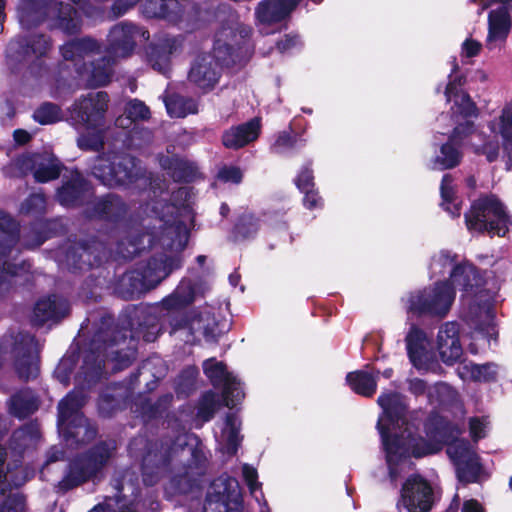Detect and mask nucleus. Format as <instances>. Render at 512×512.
Returning a JSON list of instances; mask_svg holds the SVG:
<instances>
[{
	"label": "nucleus",
	"mask_w": 512,
	"mask_h": 512,
	"mask_svg": "<svg viewBox=\"0 0 512 512\" xmlns=\"http://www.w3.org/2000/svg\"><path fill=\"white\" fill-rule=\"evenodd\" d=\"M218 179L237 184L242 180V172L237 167L225 166L219 170Z\"/></svg>",
	"instance_id": "obj_55"
},
{
	"label": "nucleus",
	"mask_w": 512,
	"mask_h": 512,
	"mask_svg": "<svg viewBox=\"0 0 512 512\" xmlns=\"http://www.w3.org/2000/svg\"><path fill=\"white\" fill-rule=\"evenodd\" d=\"M142 135L145 140L151 139V133L148 130H137L136 128H133L130 136V145L134 147H140L141 144L137 142L138 135Z\"/></svg>",
	"instance_id": "obj_62"
},
{
	"label": "nucleus",
	"mask_w": 512,
	"mask_h": 512,
	"mask_svg": "<svg viewBox=\"0 0 512 512\" xmlns=\"http://www.w3.org/2000/svg\"><path fill=\"white\" fill-rule=\"evenodd\" d=\"M406 350L411 364L421 372L439 368L430 339L426 332L412 325L405 338Z\"/></svg>",
	"instance_id": "obj_16"
},
{
	"label": "nucleus",
	"mask_w": 512,
	"mask_h": 512,
	"mask_svg": "<svg viewBox=\"0 0 512 512\" xmlns=\"http://www.w3.org/2000/svg\"><path fill=\"white\" fill-rule=\"evenodd\" d=\"M180 259H166L158 262L153 260L144 271L142 281L133 285L132 294L139 293L143 289H150L166 278L174 269L180 267Z\"/></svg>",
	"instance_id": "obj_27"
},
{
	"label": "nucleus",
	"mask_w": 512,
	"mask_h": 512,
	"mask_svg": "<svg viewBox=\"0 0 512 512\" xmlns=\"http://www.w3.org/2000/svg\"><path fill=\"white\" fill-rule=\"evenodd\" d=\"M90 86H103L110 81L111 67L109 60H103L102 65L93 66L91 70L81 72Z\"/></svg>",
	"instance_id": "obj_48"
},
{
	"label": "nucleus",
	"mask_w": 512,
	"mask_h": 512,
	"mask_svg": "<svg viewBox=\"0 0 512 512\" xmlns=\"http://www.w3.org/2000/svg\"><path fill=\"white\" fill-rule=\"evenodd\" d=\"M353 392L363 397H371L376 393V386H352Z\"/></svg>",
	"instance_id": "obj_64"
},
{
	"label": "nucleus",
	"mask_w": 512,
	"mask_h": 512,
	"mask_svg": "<svg viewBox=\"0 0 512 512\" xmlns=\"http://www.w3.org/2000/svg\"><path fill=\"white\" fill-rule=\"evenodd\" d=\"M457 69L458 65L456 62H454L453 69L449 76L450 81L447 84L445 90L447 101L454 102V106L452 107L454 113L460 114L464 117L473 116L475 115L476 111L474 103L466 93L459 92L457 90V86L460 85V81H458L456 76H453Z\"/></svg>",
	"instance_id": "obj_34"
},
{
	"label": "nucleus",
	"mask_w": 512,
	"mask_h": 512,
	"mask_svg": "<svg viewBox=\"0 0 512 512\" xmlns=\"http://www.w3.org/2000/svg\"><path fill=\"white\" fill-rule=\"evenodd\" d=\"M171 327L172 332L187 329L190 334L201 333L208 341H214L217 337L215 319L208 311L199 314L193 312L189 319L173 318Z\"/></svg>",
	"instance_id": "obj_26"
},
{
	"label": "nucleus",
	"mask_w": 512,
	"mask_h": 512,
	"mask_svg": "<svg viewBox=\"0 0 512 512\" xmlns=\"http://www.w3.org/2000/svg\"><path fill=\"white\" fill-rule=\"evenodd\" d=\"M11 425L12 421L7 416L0 415V439L7 433ZM40 442L41 432L37 422L28 423L15 430L9 443L13 463H9L6 468L7 453L0 447V497H5L0 512H25L23 495L16 492L6 496V492L12 487L23 485L33 476V470L20 465L21 459L25 453L36 449Z\"/></svg>",
	"instance_id": "obj_4"
},
{
	"label": "nucleus",
	"mask_w": 512,
	"mask_h": 512,
	"mask_svg": "<svg viewBox=\"0 0 512 512\" xmlns=\"http://www.w3.org/2000/svg\"><path fill=\"white\" fill-rule=\"evenodd\" d=\"M461 512H485L482 505L474 499L467 500L463 503Z\"/></svg>",
	"instance_id": "obj_63"
},
{
	"label": "nucleus",
	"mask_w": 512,
	"mask_h": 512,
	"mask_svg": "<svg viewBox=\"0 0 512 512\" xmlns=\"http://www.w3.org/2000/svg\"><path fill=\"white\" fill-rule=\"evenodd\" d=\"M121 205L120 200L112 195H109L106 199H104L100 203V211L101 215L109 216L115 213L118 207Z\"/></svg>",
	"instance_id": "obj_57"
},
{
	"label": "nucleus",
	"mask_w": 512,
	"mask_h": 512,
	"mask_svg": "<svg viewBox=\"0 0 512 512\" xmlns=\"http://www.w3.org/2000/svg\"><path fill=\"white\" fill-rule=\"evenodd\" d=\"M116 334L112 341L105 342L103 346L98 345L100 336H97L93 341V345L97 349V355L92 354L86 358L79 375V382L93 384L102 381L106 377L107 371L102 366V362H104L103 357L107 358L108 363L112 364L111 369L115 371L121 370L131 363L135 357L134 337L139 338L140 332H136L129 340V343L123 347H120V340L125 344L126 336L121 334V337H119L120 332Z\"/></svg>",
	"instance_id": "obj_7"
},
{
	"label": "nucleus",
	"mask_w": 512,
	"mask_h": 512,
	"mask_svg": "<svg viewBox=\"0 0 512 512\" xmlns=\"http://www.w3.org/2000/svg\"><path fill=\"white\" fill-rule=\"evenodd\" d=\"M465 219L469 230L486 231L498 236H504L510 224L502 204L494 197L476 201Z\"/></svg>",
	"instance_id": "obj_12"
},
{
	"label": "nucleus",
	"mask_w": 512,
	"mask_h": 512,
	"mask_svg": "<svg viewBox=\"0 0 512 512\" xmlns=\"http://www.w3.org/2000/svg\"><path fill=\"white\" fill-rule=\"evenodd\" d=\"M260 133V121L253 119L245 124L231 127L223 134L222 141L230 149L241 148L256 140Z\"/></svg>",
	"instance_id": "obj_30"
},
{
	"label": "nucleus",
	"mask_w": 512,
	"mask_h": 512,
	"mask_svg": "<svg viewBox=\"0 0 512 512\" xmlns=\"http://www.w3.org/2000/svg\"><path fill=\"white\" fill-rule=\"evenodd\" d=\"M430 270L433 275L450 272V290L454 293L460 291L463 298L475 296L477 301L471 310L483 319V322L473 332V339L481 340L482 346L489 344L497 336L493 322V298L498 289L494 282L482 281L475 267L468 263L454 266V259L448 252H440L433 256Z\"/></svg>",
	"instance_id": "obj_3"
},
{
	"label": "nucleus",
	"mask_w": 512,
	"mask_h": 512,
	"mask_svg": "<svg viewBox=\"0 0 512 512\" xmlns=\"http://www.w3.org/2000/svg\"><path fill=\"white\" fill-rule=\"evenodd\" d=\"M489 128L492 133L502 137L504 150L512 165V103L503 109L498 119L490 122Z\"/></svg>",
	"instance_id": "obj_38"
},
{
	"label": "nucleus",
	"mask_w": 512,
	"mask_h": 512,
	"mask_svg": "<svg viewBox=\"0 0 512 512\" xmlns=\"http://www.w3.org/2000/svg\"><path fill=\"white\" fill-rule=\"evenodd\" d=\"M293 140L291 136L286 133H280L277 137L273 147L277 152H283L286 148H289L292 146Z\"/></svg>",
	"instance_id": "obj_59"
},
{
	"label": "nucleus",
	"mask_w": 512,
	"mask_h": 512,
	"mask_svg": "<svg viewBox=\"0 0 512 512\" xmlns=\"http://www.w3.org/2000/svg\"><path fill=\"white\" fill-rule=\"evenodd\" d=\"M488 428L489 421L487 417H472L469 420V432L474 442L486 437Z\"/></svg>",
	"instance_id": "obj_52"
},
{
	"label": "nucleus",
	"mask_w": 512,
	"mask_h": 512,
	"mask_svg": "<svg viewBox=\"0 0 512 512\" xmlns=\"http://www.w3.org/2000/svg\"><path fill=\"white\" fill-rule=\"evenodd\" d=\"M179 6L177 0H146L143 13L147 17L171 18V13Z\"/></svg>",
	"instance_id": "obj_46"
},
{
	"label": "nucleus",
	"mask_w": 512,
	"mask_h": 512,
	"mask_svg": "<svg viewBox=\"0 0 512 512\" xmlns=\"http://www.w3.org/2000/svg\"><path fill=\"white\" fill-rule=\"evenodd\" d=\"M164 102L167 112L171 117L182 118L197 112V104L192 99H186L182 96H172L166 97Z\"/></svg>",
	"instance_id": "obj_44"
},
{
	"label": "nucleus",
	"mask_w": 512,
	"mask_h": 512,
	"mask_svg": "<svg viewBox=\"0 0 512 512\" xmlns=\"http://www.w3.org/2000/svg\"><path fill=\"white\" fill-rule=\"evenodd\" d=\"M454 300V292L446 282H438L412 294L408 299V310L416 314H429L443 317Z\"/></svg>",
	"instance_id": "obj_14"
},
{
	"label": "nucleus",
	"mask_w": 512,
	"mask_h": 512,
	"mask_svg": "<svg viewBox=\"0 0 512 512\" xmlns=\"http://www.w3.org/2000/svg\"><path fill=\"white\" fill-rule=\"evenodd\" d=\"M457 373L465 382H496L500 379L501 369L494 363H462L458 366Z\"/></svg>",
	"instance_id": "obj_31"
},
{
	"label": "nucleus",
	"mask_w": 512,
	"mask_h": 512,
	"mask_svg": "<svg viewBox=\"0 0 512 512\" xmlns=\"http://www.w3.org/2000/svg\"><path fill=\"white\" fill-rule=\"evenodd\" d=\"M198 374L199 371L196 366H188L180 373L178 384H190L196 380Z\"/></svg>",
	"instance_id": "obj_58"
},
{
	"label": "nucleus",
	"mask_w": 512,
	"mask_h": 512,
	"mask_svg": "<svg viewBox=\"0 0 512 512\" xmlns=\"http://www.w3.org/2000/svg\"><path fill=\"white\" fill-rule=\"evenodd\" d=\"M196 294L197 291L192 282L183 280L172 294L162 300L161 308L169 313H176L192 303Z\"/></svg>",
	"instance_id": "obj_35"
},
{
	"label": "nucleus",
	"mask_w": 512,
	"mask_h": 512,
	"mask_svg": "<svg viewBox=\"0 0 512 512\" xmlns=\"http://www.w3.org/2000/svg\"><path fill=\"white\" fill-rule=\"evenodd\" d=\"M52 22V26L62 29L67 33H74L80 26L79 17L68 4H54L44 7L32 0H22L19 7V20L23 27L29 28L30 24L38 23L43 12Z\"/></svg>",
	"instance_id": "obj_13"
},
{
	"label": "nucleus",
	"mask_w": 512,
	"mask_h": 512,
	"mask_svg": "<svg viewBox=\"0 0 512 512\" xmlns=\"http://www.w3.org/2000/svg\"><path fill=\"white\" fill-rule=\"evenodd\" d=\"M179 47L180 42L176 38H166L153 44L148 55L150 64L155 70L166 74L170 68L171 56Z\"/></svg>",
	"instance_id": "obj_32"
},
{
	"label": "nucleus",
	"mask_w": 512,
	"mask_h": 512,
	"mask_svg": "<svg viewBox=\"0 0 512 512\" xmlns=\"http://www.w3.org/2000/svg\"><path fill=\"white\" fill-rule=\"evenodd\" d=\"M107 109L108 95L105 92H91L73 104L70 121L79 133L77 144L80 149L97 150L103 145Z\"/></svg>",
	"instance_id": "obj_5"
},
{
	"label": "nucleus",
	"mask_w": 512,
	"mask_h": 512,
	"mask_svg": "<svg viewBox=\"0 0 512 512\" xmlns=\"http://www.w3.org/2000/svg\"><path fill=\"white\" fill-rule=\"evenodd\" d=\"M192 199L193 194L190 188L183 186L173 191L171 204L167 206V214H176L180 219L167 226L161 238L162 245L171 249L181 251L185 248L189 238V225L192 224Z\"/></svg>",
	"instance_id": "obj_10"
},
{
	"label": "nucleus",
	"mask_w": 512,
	"mask_h": 512,
	"mask_svg": "<svg viewBox=\"0 0 512 512\" xmlns=\"http://www.w3.org/2000/svg\"><path fill=\"white\" fill-rule=\"evenodd\" d=\"M45 207V198L41 194L31 195L21 207L25 213L41 212Z\"/></svg>",
	"instance_id": "obj_54"
},
{
	"label": "nucleus",
	"mask_w": 512,
	"mask_h": 512,
	"mask_svg": "<svg viewBox=\"0 0 512 512\" xmlns=\"http://www.w3.org/2000/svg\"><path fill=\"white\" fill-rule=\"evenodd\" d=\"M221 394L207 392L203 395L197 412V417L202 422H207L214 416L216 410L224 405L229 408L236 407L244 398L245 394L241 386H221Z\"/></svg>",
	"instance_id": "obj_19"
},
{
	"label": "nucleus",
	"mask_w": 512,
	"mask_h": 512,
	"mask_svg": "<svg viewBox=\"0 0 512 512\" xmlns=\"http://www.w3.org/2000/svg\"><path fill=\"white\" fill-rule=\"evenodd\" d=\"M392 373V369H385L383 372H379L366 367L362 370L348 373L346 380L348 384H374L379 381L390 379Z\"/></svg>",
	"instance_id": "obj_43"
},
{
	"label": "nucleus",
	"mask_w": 512,
	"mask_h": 512,
	"mask_svg": "<svg viewBox=\"0 0 512 512\" xmlns=\"http://www.w3.org/2000/svg\"><path fill=\"white\" fill-rule=\"evenodd\" d=\"M299 3L300 0H263L255 9L257 24L264 30L279 23L286 19Z\"/></svg>",
	"instance_id": "obj_23"
},
{
	"label": "nucleus",
	"mask_w": 512,
	"mask_h": 512,
	"mask_svg": "<svg viewBox=\"0 0 512 512\" xmlns=\"http://www.w3.org/2000/svg\"><path fill=\"white\" fill-rule=\"evenodd\" d=\"M125 113V117H119L116 120L115 125L117 127L127 129L132 126L133 122L148 119L150 116L149 108L137 99L127 103Z\"/></svg>",
	"instance_id": "obj_42"
},
{
	"label": "nucleus",
	"mask_w": 512,
	"mask_h": 512,
	"mask_svg": "<svg viewBox=\"0 0 512 512\" xmlns=\"http://www.w3.org/2000/svg\"><path fill=\"white\" fill-rule=\"evenodd\" d=\"M462 133V125L454 128L449 141L442 144L435 157L431 160L430 167L434 170H446L457 166L462 158V154L457 147V140Z\"/></svg>",
	"instance_id": "obj_28"
},
{
	"label": "nucleus",
	"mask_w": 512,
	"mask_h": 512,
	"mask_svg": "<svg viewBox=\"0 0 512 512\" xmlns=\"http://www.w3.org/2000/svg\"><path fill=\"white\" fill-rule=\"evenodd\" d=\"M160 164L175 181H192L197 175L194 163L178 157H164Z\"/></svg>",
	"instance_id": "obj_39"
},
{
	"label": "nucleus",
	"mask_w": 512,
	"mask_h": 512,
	"mask_svg": "<svg viewBox=\"0 0 512 512\" xmlns=\"http://www.w3.org/2000/svg\"><path fill=\"white\" fill-rule=\"evenodd\" d=\"M117 445L114 440L102 441L85 454L74 459L59 487L69 490L87 481L97 479L115 454Z\"/></svg>",
	"instance_id": "obj_9"
},
{
	"label": "nucleus",
	"mask_w": 512,
	"mask_h": 512,
	"mask_svg": "<svg viewBox=\"0 0 512 512\" xmlns=\"http://www.w3.org/2000/svg\"><path fill=\"white\" fill-rule=\"evenodd\" d=\"M482 49V44L471 38H466L463 43L461 44V51L460 55L462 58H472L477 56Z\"/></svg>",
	"instance_id": "obj_53"
},
{
	"label": "nucleus",
	"mask_w": 512,
	"mask_h": 512,
	"mask_svg": "<svg viewBox=\"0 0 512 512\" xmlns=\"http://www.w3.org/2000/svg\"><path fill=\"white\" fill-rule=\"evenodd\" d=\"M49 47V41L42 35L33 36L25 42L13 40L7 47V63L11 68H16L18 63H30L34 58L45 55Z\"/></svg>",
	"instance_id": "obj_21"
},
{
	"label": "nucleus",
	"mask_w": 512,
	"mask_h": 512,
	"mask_svg": "<svg viewBox=\"0 0 512 512\" xmlns=\"http://www.w3.org/2000/svg\"><path fill=\"white\" fill-rule=\"evenodd\" d=\"M40 345L37 340L26 335L19 348V357L16 361V371L22 381H35L39 375L38 353Z\"/></svg>",
	"instance_id": "obj_24"
},
{
	"label": "nucleus",
	"mask_w": 512,
	"mask_h": 512,
	"mask_svg": "<svg viewBox=\"0 0 512 512\" xmlns=\"http://www.w3.org/2000/svg\"><path fill=\"white\" fill-rule=\"evenodd\" d=\"M305 197H304V205L308 209L317 208L321 204V198L318 196V194L313 190L304 191Z\"/></svg>",
	"instance_id": "obj_60"
},
{
	"label": "nucleus",
	"mask_w": 512,
	"mask_h": 512,
	"mask_svg": "<svg viewBox=\"0 0 512 512\" xmlns=\"http://www.w3.org/2000/svg\"><path fill=\"white\" fill-rule=\"evenodd\" d=\"M482 153L486 155L487 160L492 162L496 160L499 154L498 143H487L482 148Z\"/></svg>",
	"instance_id": "obj_61"
},
{
	"label": "nucleus",
	"mask_w": 512,
	"mask_h": 512,
	"mask_svg": "<svg viewBox=\"0 0 512 512\" xmlns=\"http://www.w3.org/2000/svg\"><path fill=\"white\" fill-rule=\"evenodd\" d=\"M481 8L479 13L488 8L494 2L501 3L497 9L490 11L488 16V34L486 43L489 48H493L498 44L503 43L511 28V17L508 10V2L510 0H479Z\"/></svg>",
	"instance_id": "obj_18"
},
{
	"label": "nucleus",
	"mask_w": 512,
	"mask_h": 512,
	"mask_svg": "<svg viewBox=\"0 0 512 512\" xmlns=\"http://www.w3.org/2000/svg\"><path fill=\"white\" fill-rule=\"evenodd\" d=\"M17 241V224L8 215H0V295L11 287L10 277H19L29 270L26 264L10 265L6 257Z\"/></svg>",
	"instance_id": "obj_15"
},
{
	"label": "nucleus",
	"mask_w": 512,
	"mask_h": 512,
	"mask_svg": "<svg viewBox=\"0 0 512 512\" xmlns=\"http://www.w3.org/2000/svg\"><path fill=\"white\" fill-rule=\"evenodd\" d=\"M203 371L212 384H236L237 376L229 372L226 366L215 358L203 362Z\"/></svg>",
	"instance_id": "obj_40"
},
{
	"label": "nucleus",
	"mask_w": 512,
	"mask_h": 512,
	"mask_svg": "<svg viewBox=\"0 0 512 512\" xmlns=\"http://www.w3.org/2000/svg\"><path fill=\"white\" fill-rule=\"evenodd\" d=\"M97 49L98 45L94 40L83 38L73 40L63 45L61 53L66 60H75L76 58L85 59Z\"/></svg>",
	"instance_id": "obj_41"
},
{
	"label": "nucleus",
	"mask_w": 512,
	"mask_h": 512,
	"mask_svg": "<svg viewBox=\"0 0 512 512\" xmlns=\"http://www.w3.org/2000/svg\"><path fill=\"white\" fill-rule=\"evenodd\" d=\"M441 196H442V206L444 209L449 212L453 217H457L460 215V204L456 202L454 198V191L452 187V179L449 175H445L441 182Z\"/></svg>",
	"instance_id": "obj_49"
},
{
	"label": "nucleus",
	"mask_w": 512,
	"mask_h": 512,
	"mask_svg": "<svg viewBox=\"0 0 512 512\" xmlns=\"http://www.w3.org/2000/svg\"><path fill=\"white\" fill-rule=\"evenodd\" d=\"M32 164L34 178L38 182H48L56 179L60 174L58 161L50 155H33L25 161L24 165Z\"/></svg>",
	"instance_id": "obj_37"
},
{
	"label": "nucleus",
	"mask_w": 512,
	"mask_h": 512,
	"mask_svg": "<svg viewBox=\"0 0 512 512\" xmlns=\"http://www.w3.org/2000/svg\"><path fill=\"white\" fill-rule=\"evenodd\" d=\"M69 311V305L63 298L49 296L39 299L34 307L32 321L37 325L55 323Z\"/></svg>",
	"instance_id": "obj_25"
},
{
	"label": "nucleus",
	"mask_w": 512,
	"mask_h": 512,
	"mask_svg": "<svg viewBox=\"0 0 512 512\" xmlns=\"http://www.w3.org/2000/svg\"><path fill=\"white\" fill-rule=\"evenodd\" d=\"M81 180L77 176L72 183L64 185L58 191V199L62 205L70 206L76 203L80 195Z\"/></svg>",
	"instance_id": "obj_50"
},
{
	"label": "nucleus",
	"mask_w": 512,
	"mask_h": 512,
	"mask_svg": "<svg viewBox=\"0 0 512 512\" xmlns=\"http://www.w3.org/2000/svg\"><path fill=\"white\" fill-rule=\"evenodd\" d=\"M236 37L237 34L232 28H224L218 32L214 44L215 56H198L189 71V81L204 91L212 89L218 81L220 65L229 63L228 56L233 54Z\"/></svg>",
	"instance_id": "obj_8"
},
{
	"label": "nucleus",
	"mask_w": 512,
	"mask_h": 512,
	"mask_svg": "<svg viewBox=\"0 0 512 512\" xmlns=\"http://www.w3.org/2000/svg\"><path fill=\"white\" fill-rule=\"evenodd\" d=\"M136 28L127 23L115 25L108 36L109 52L115 57H126L134 48Z\"/></svg>",
	"instance_id": "obj_29"
},
{
	"label": "nucleus",
	"mask_w": 512,
	"mask_h": 512,
	"mask_svg": "<svg viewBox=\"0 0 512 512\" xmlns=\"http://www.w3.org/2000/svg\"><path fill=\"white\" fill-rule=\"evenodd\" d=\"M239 430V418L235 413H229L224 420L220 435H216L218 445L223 453L229 456L236 453L241 442Z\"/></svg>",
	"instance_id": "obj_33"
},
{
	"label": "nucleus",
	"mask_w": 512,
	"mask_h": 512,
	"mask_svg": "<svg viewBox=\"0 0 512 512\" xmlns=\"http://www.w3.org/2000/svg\"><path fill=\"white\" fill-rule=\"evenodd\" d=\"M33 116L35 121L43 125L52 124L54 122H57L61 118L59 108L51 103H45L42 106H40L34 112Z\"/></svg>",
	"instance_id": "obj_51"
},
{
	"label": "nucleus",
	"mask_w": 512,
	"mask_h": 512,
	"mask_svg": "<svg viewBox=\"0 0 512 512\" xmlns=\"http://www.w3.org/2000/svg\"><path fill=\"white\" fill-rule=\"evenodd\" d=\"M242 474L251 495L260 505V512H270L266 501L263 499L261 483L258 482L257 470L248 464H244L242 467Z\"/></svg>",
	"instance_id": "obj_45"
},
{
	"label": "nucleus",
	"mask_w": 512,
	"mask_h": 512,
	"mask_svg": "<svg viewBox=\"0 0 512 512\" xmlns=\"http://www.w3.org/2000/svg\"><path fill=\"white\" fill-rule=\"evenodd\" d=\"M92 173L104 185L114 187L136 182L142 169L131 156L108 153L96 159Z\"/></svg>",
	"instance_id": "obj_11"
},
{
	"label": "nucleus",
	"mask_w": 512,
	"mask_h": 512,
	"mask_svg": "<svg viewBox=\"0 0 512 512\" xmlns=\"http://www.w3.org/2000/svg\"><path fill=\"white\" fill-rule=\"evenodd\" d=\"M447 400H441L440 410L432 413L426 423L427 439L414 436L415 424H409L406 404L403 397L396 393H386L378 398L383 409L377 428L386 452L389 475L395 481L400 474L410 467V456L423 457L440 451L447 445V454L456 467L459 481L478 482L483 474V467L475 449L465 439H459L464 431L466 411L463 403L451 389L440 386Z\"/></svg>",
	"instance_id": "obj_1"
},
{
	"label": "nucleus",
	"mask_w": 512,
	"mask_h": 512,
	"mask_svg": "<svg viewBox=\"0 0 512 512\" xmlns=\"http://www.w3.org/2000/svg\"><path fill=\"white\" fill-rule=\"evenodd\" d=\"M86 398L85 386H75L58 404L57 427L67 446L84 445L96 436V428L80 412Z\"/></svg>",
	"instance_id": "obj_6"
},
{
	"label": "nucleus",
	"mask_w": 512,
	"mask_h": 512,
	"mask_svg": "<svg viewBox=\"0 0 512 512\" xmlns=\"http://www.w3.org/2000/svg\"><path fill=\"white\" fill-rule=\"evenodd\" d=\"M435 349L441 360L448 365L460 360L463 355V346L457 323L446 322L440 326L435 339Z\"/></svg>",
	"instance_id": "obj_20"
},
{
	"label": "nucleus",
	"mask_w": 512,
	"mask_h": 512,
	"mask_svg": "<svg viewBox=\"0 0 512 512\" xmlns=\"http://www.w3.org/2000/svg\"><path fill=\"white\" fill-rule=\"evenodd\" d=\"M129 454L132 458H141L142 481L146 486L156 484L164 475L180 474L178 466L187 459L188 467H183L185 474L196 469V474L202 473L207 461L203 444L197 435L179 432L174 437H166L160 445L151 446L144 436L135 437L129 444Z\"/></svg>",
	"instance_id": "obj_2"
},
{
	"label": "nucleus",
	"mask_w": 512,
	"mask_h": 512,
	"mask_svg": "<svg viewBox=\"0 0 512 512\" xmlns=\"http://www.w3.org/2000/svg\"><path fill=\"white\" fill-rule=\"evenodd\" d=\"M171 399V396H165L158 403L152 404L146 396H140L139 399L131 405V409L144 417L153 418L162 412L165 408L164 406L168 404Z\"/></svg>",
	"instance_id": "obj_47"
},
{
	"label": "nucleus",
	"mask_w": 512,
	"mask_h": 512,
	"mask_svg": "<svg viewBox=\"0 0 512 512\" xmlns=\"http://www.w3.org/2000/svg\"><path fill=\"white\" fill-rule=\"evenodd\" d=\"M296 185L302 192L313 189V174L308 167L301 169L296 179Z\"/></svg>",
	"instance_id": "obj_56"
},
{
	"label": "nucleus",
	"mask_w": 512,
	"mask_h": 512,
	"mask_svg": "<svg viewBox=\"0 0 512 512\" xmlns=\"http://www.w3.org/2000/svg\"><path fill=\"white\" fill-rule=\"evenodd\" d=\"M114 488L117 490L115 499H109L103 505L95 506L89 512H135L132 507L126 506L124 503L121 504V502L128 496L134 498L137 496L138 477L132 472L126 471L121 479L114 480Z\"/></svg>",
	"instance_id": "obj_22"
},
{
	"label": "nucleus",
	"mask_w": 512,
	"mask_h": 512,
	"mask_svg": "<svg viewBox=\"0 0 512 512\" xmlns=\"http://www.w3.org/2000/svg\"><path fill=\"white\" fill-rule=\"evenodd\" d=\"M39 406L38 397L29 389L21 390L8 401L9 413L18 419H24L35 413Z\"/></svg>",
	"instance_id": "obj_36"
},
{
	"label": "nucleus",
	"mask_w": 512,
	"mask_h": 512,
	"mask_svg": "<svg viewBox=\"0 0 512 512\" xmlns=\"http://www.w3.org/2000/svg\"><path fill=\"white\" fill-rule=\"evenodd\" d=\"M433 502V489L424 478L413 475L404 482L398 505H402L409 512H428Z\"/></svg>",
	"instance_id": "obj_17"
}]
</instances>
